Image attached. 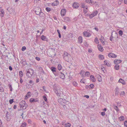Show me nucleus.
<instances>
[{"label":"nucleus","mask_w":127,"mask_h":127,"mask_svg":"<svg viewBox=\"0 0 127 127\" xmlns=\"http://www.w3.org/2000/svg\"><path fill=\"white\" fill-rule=\"evenodd\" d=\"M64 59L66 61L69 62L71 60V56L67 52H64L63 55Z\"/></svg>","instance_id":"nucleus-1"},{"label":"nucleus","mask_w":127,"mask_h":127,"mask_svg":"<svg viewBox=\"0 0 127 127\" xmlns=\"http://www.w3.org/2000/svg\"><path fill=\"white\" fill-rule=\"evenodd\" d=\"M20 104L21 108L24 109H26L27 107V105L26 102L23 101H22L20 103Z\"/></svg>","instance_id":"nucleus-2"},{"label":"nucleus","mask_w":127,"mask_h":127,"mask_svg":"<svg viewBox=\"0 0 127 127\" xmlns=\"http://www.w3.org/2000/svg\"><path fill=\"white\" fill-rule=\"evenodd\" d=\"M58 101L60 104L63 105H64L65 103L66 102V100L62 98L59 99Z\"/></svg>","instance_id":"nucleus-3"},{"label":"nucleus","mask_w":127,"mask_h":127,"mask_svg":"<svg viewBox=\"0 0 127 127\" xmlns=\"http://www.w3.org/2000/svg\"><path fill=\"white\" fill-rule=\"evenodd\" d=\"M33 70L32 69H30L27 70V75L29 77L31 76L32 74L33 73Z\"/></svg>","instance_id":"nucleus-4"},{"label":"nucleus","mask_w":127,"mask_h":127,"mask_svg":"<svg viewBox=\"0 0 127 127\" xmlns=\"http://www.w3.org/2000/svg\"><path fill=\"white\" fill-rule=\"evenodd\" d=\"M60 88H59L55 90L54 91L57 96H60L61 95L62 92Z\"/></svg>","instance_id":"nucleus-5"},{"label":"nucleus","mask_w":127,"mask_h":127,"mask_svg":"<svg viewBox=\"0 0 127 127\" xmlns=\"http://www.w3.org/2000/svg\"><path fill=\"white\" fill-rule=\"evenodd\" d=\"M98 13L97 11H95L93 12L92 14L89 15V18L90 19L96 16Z\"/></svg>","instance_id":"nucleus-6"},{"label":"nucleus","mask_w":127,"mask_h":127,"mask_svg":"<svg viewBox=\"0 0 127 127\" xmlns=\"http://www.w3.org/2000/svg\"><path fill=\"white\" fill-rule=\"evenodd\" d=\"M83 34L84 36L87 37H90L91 35V34L90 33L86 31L83 32Z\"/></svg>","instance_id":"nucleus-7"},{"label":"nucleus","mask_w":127,"mask_h":127,"mask_svg":"<svg viewBox=\"0 0 127 127\" xmlns=\"http://www.w3.org/2000/svg\"><path fill=\"white\" fill-rule=\"evenodd\" d=\"M66 13V10L65 9H63L61 10V15L62 16H64L65 15Z\"/></svg>","instance_id":"nucleus-8"},{"label":"nucleus","mask_w":127,"mask_h":127,"mask_svg":"<svg viewBox=\"0 0 127 127\" xmlns=\"http://www.w3.org/2000/svg\"><path fill=\"white\" fill-rule=\"evenodd\" d=\"M108 56L109 58H115L117 57L116 55L112 53H109Z\"/></svg>","instance_id":"nucleus-9"},{"label":"nucleus","mask_w":127,"mask_h":127,"mask_svg":"<svg viewBox=\"0 0 127 127\" xmlns=\"http://www.w3.org/2000/svg\"><path fill=\"white\" fill-rule=\"evenodd\" d=\"M29 101L31 103L32 102H38L39 101V100L37 98H31L30 99Z\"/></svg>","instance_id":"nucleus-10"},{"label":"nucleus","mask_w":127,"mask_h":127,"mask_svg":"<svg viewBox=\"0 0 127 127\" xmlns=\"http://www.w3.org/2000/svg\"><path fill=\"white\" fill-rule=\"evenodd\" d=\"M41 11V9L39 7H36V8L35 13L37 15H38Z\"/></svg>","instance_id":"nucleus-11"},{"label":"nucleus","mask_w":127,"mask_h":127,"mask_svg":"<svg viewBox=\"0 0 127 127\" xmlns=\"http://www.w3.org/2000/svg\"><path fill=\"white\" fill-rule=\"evenodd\" d=\"M99 39L100 41L102 43L103 45H104L105 44V41L103 36H101V38Z\"/></svg>","instance_id":"nucleus-12"},{"label":"nucleus","mask_w":127,"mask_h":127,"mask_svg":"<svg viewBox=\"0 0 127 127\" xmlns=\"http://www.w3.org/2000/svg\"><path fill=\"white\" fill-rule=\"evenodd\" d=\"M79 6V4L77 2H74L72 6L74 8H78Z\"/></svg>","instance_id":"nucleus-13"},{"label":"nucleus","mask_w":127,"mask_h":127,"mask_svg":"<svg viewBox=\"0 0 127 127\" xmlns=\"http://www.w3.org/2000/svg\"><path fill=\"white\" fill-rule=\"evenodd\" d=\"M97 48L99 51L100 52L103 51L104 49L101 45L100 44H98L97 46Z\"/></svg>","instance_id":"nucleus-14"},{"label":"nucleus","mask_w":127,"mask_h":127,"mask_svg":"<svg viewBox=\"0 0 127 127\" xmlns=\"http://www.w3.org/2000/svg\"><path fill=\"white\" fill-rule=\"evenodd\" d=\"M97 79L99 82H101L102 80V77L99 75H97Z\"/></svg>","instance_id":"nucleus-15"},{"label":"nucleus","mask_w":127,"mask_h":127,"mask_svg":"<svg viewBox=\"0 0 127 127\" xmlns=\"http://www.w3.org/2000/svg\"><path fill=\"white\" fill-rule=\"evenodd\" d=\"M31 93L30 92H28L27 94L26 95L25 97V99H27L29 98L31 96Z\"/></svg>","instance_id":"nucleus-16"},{"label":"nucleus","mask_w":127,"mask_h":127,"mask_svg":"<svg viewBox=\"0 0 127 127\" xmlns=\"http://www.w3.org/2000/svg\"><path fill=\"white\" fill-rule=\"evenodd\" d=\"M41 38L42 40L43 41H48V38H47V37L44 35H42L41 36Z\"/></svg>","instance_id":"nucleus-17"},{"label":"nucleus","mask_w":127,"mask_h":127,"mask_svg":"<svg viewBox=\"0 0 127 127\" xmlns=\"http://www.w3.org/2000/svg\"><path fill=\"white\" fill-rule=\"evenodd\" d=\"M122 61L121 60H120L115 59L114 61V63L115 64H118L121 63Z\"/></svg>","instance_id":"nucleus-18"},{"label":"nucleus","mask_w":127,"mask_h":127,"mask_svg":"<svg viewBox=\"0 0 127 127\" xmlns=\"http://www.w3.org/2000/svg\"><path fill=\"white\" fill-rule=\"evenodd\" d=\"M90 79L93 82H95L96 81V79L94 76L92 75H91L90 76Z\"/></svg>","instance_id":"nucleus-19"},{"label":"nucleus","mask_w":127,"mask_h":127,"mask_svg":"<svg viewBox=\"0 0 127 127\" xmlns=\"http://www.w3.org/2000/svg\"><path fill=\"white\" fill-rule=\"evenodd\" d=\"M78 42L80 43H81L82 42L83 38L81 36H79L78 38Z\"/></svg>","instance_id":"nucleus-20"},{"label":"nucleus","mask_w":127,"mask_h":127,"mask_svg":"<svg viewBox=\"0 0 127 127\" xmlns=\"http://www.w3.org/2000/svg\"><path fill=\"white\" fill-rule=\"evenodd\" d=\"M85 71L83 70H81L80 73V74L81 76L83 78L85 77Z\"/></svg>","instance_id":"nucleus-21"},{"label":"nucleus","mask_w":127,"mask_h":127,"mask_svg":"<svg viewBox=\"0 0 127 127\" xmlns=\"http://www.w3.org/2000/svg\"><path fill=\"white\" fill-rule=\"evenodd\" d=\"M118 82L122 83V84L124 85L126 83L124 80L121 78H120Z\"/></svg>","instance_id":"nucleus-22"},{"label":"nucleus","mask_w":127,"mask_h":127,"mask_svg":"<svg viewBox=\"0 0 127 127\" xmlns=\"http://www.w3.org/2000/svg\"><path fill=\"white\" fill-rule=\"evenodd\" d=\"M104 63L105 64L108 66H110L111 65L110 63L108 61H104Z\"/></svg>","instance_id":"nucleus-23"},{"label":"nucleus","mask_w":127,"mask_h":127,"mask_svg":"<svg viewBox=\"0 0 127 127\" xmlns=\"http://www.w3.org/2000/svg\"><path fill=\"white\" fill-rule=\"evenodd\" d=\"M98 57L99 59L103 60L104 59V56L102 54H99L98 55Z\"/></svg>","instance_id":"nucleus-24"},{"label":"nucleus","mask_w":127,"mask_h":127,"mask_svg":"<svg viewBox=\"0 0 127 127\" xmlns=\"http://www.w3.org/2000/svg\"><path fill=\"white\" fill-rule=\"evenodd\" d=\"M90 74V73L89 71L85 72V77H88Z\"/></svg>","instance_id":"nucleus-25"},{"label":"nucleus","mask_w":127,"mask_h":127,"mask_svg":"<svg viewBox=\"0 0 127 127\" xmlns=\"http://www.w3.org/2000/svg\"><path fill=\"white\" fill-rule=\"evenodd\" d=\"M60 77L62 79H64L65 78V76L64 74L62 72H61L60 74Z\"/></svg>","instance_id":"nucleus-26"},{"label":"nucleus","mask_w":127,"mask_h":127,"mask_svg":"<svg viewBox=\"0 0 127 127\" xmlns=\"http://www.w3.org/2000/svg\"><path fill=\"white\" fill-rule=\"evenodd\" d=\"M64 20L65 22H68L70 20L69 18L68 17H65L64 18Z\"/></svg>","instance_id":"nucleus-27"},{"label":"nucleus","mask_w":127,"mask_h":127,"mask_svg":"<svg viewBox=\"0 0 127 127\" xmlns=\"http://www.w3.org/2000/svg\"><path fill=\"white\" fill-rule=\"evenodd\" d=\"M59 1L58 0H56L52 3V5L54 6H57L59 4Z\"/></svg>","instance_id":"nucleus-28"},{"label":"nucleus","mask_w":127,"mask_h":127,"mask_svg":"<svg viewBox=\"0 0 127 127\" xmlns=\"http://www.w3.org/2000/svg\"><path fill=\"white\" fill-rule=\"evenodd\" d=\"M39 15L40 17H44L45 15L42 12H40Z\"/></svg>","instance_id":"nucleus-29"},{"label":"nucleus","mask_w":127,"mask_h":127,"mask_svg":"<svg viewBox=\"0 0 127 127\" xmlns=\"http://www.w3.org/2000/svg\"><path fill=\"white\" fill-rule=\"evenodd\" d=\"M86 82V79L84 78H83L80 81V82L81 83L83 84H85Z\"/></svg>","instance_id":"nucleus-30"},{"label":"nucleus","mask_w":127,"mask_h":127,"mask_svg":"<svg viewBox=\"0 0 127 127\" xmlns=\"http://www.w3.org/2000/svg\"><path fill=\"white\" fill-rule=\"evenodd\" d=\"M94 42L96 44H98L99 43L98 39L97 37H95L94 39Z\"/></svg>","instance_id":"nucleus-31"},{"label":"nucleus","mask_w":127,"mask_h":127,"mask_svg":"<svg viewBox=\"0 0 127 127\" xmlns=\"http://www.w3.org/2000/svg\"><path fill=\"white\" fill-rule=\"evenodd\" d=\"M124 117L123 116H121L119 118V119L120 121H122L124 120Z\"/></svg>","instance_id":"nucleus-32"},{"label":"nucleus","mask_w":127,"mask_h":127,"mask_svg":"<svg viewBox=\"0 0 127 127\" xmlns=\"http://www.w3.org/2000/svg\"><path fill=\"white\" fill-rule=\"evenodd\" d=\"M19 75L20 77H22L23 76V74L22 71H21L19 72Z\"/></svg>","instance_id":"nucleus-33"},{"label":"nucleus","mask_w":127,"mask_h":127,"mask_svg":"<svg viewBox=\"0 0 127 127\" xmlns=\"http://www.w3.org/2000/svg\"><path fill=\"white\" fill-rule=\"evenodd\" d=\"M83 7L84 8V12L85 13H86L88 11V9L87 7H84L83 6Z\"/></svg>","instance_id":"nucleus-34"},{"label":"nucleus","mask_w":127,"mask_h":127,"mask_svg":"<svg viewBox=\"0 0 127 127\" xmlns=\"http://www.w3.org/2000/svg\"><path fill=\"white\" fill-rule=\"evenodd\" d=\"M85 1L87 3H89L90 4H92L93 3V2L91 0H86Z\"/></svg>","instance_id":"nucleus-35"},{"label":"nucleus","mask_w":127,"mask_h":127,"mask_svg":"<svg viewBox=\"0 0 127 127\" xmlns=\"http://www.w3.org/2000/svg\"><path fill=\"white\" fill-rule=\"evenodd\" d=\"M71 125V124L70 123H67L65 124L64 126L65 127H70Z\"/></svg>","instance_id":"nucleus-36"},{"label":"nucleus","mask_w":127,"mask_h":127,"mask_svg":"<svg viewBox=\"0 0 127 127\" xmlns=\"http://www.w3.org/2000/svg\"><path fill=\"white\" fill-rule=\"evenodd\" d=\"M58 69L59 70H61L62 68V65L61 64H58Z\"/></svg>","instance_id":"nucleus-37"},{"label":"nucleus","mask_w":127,"mask_h":127,"mask_svg":"<svg viewBox=\"0 0 127 127\" xmlns=\"http://www.w3.org/2000/svg\"><path fill=\"white\" fill-rule=\"evenodd\" d=\"M94 85L93 84H91L89 86L90 89H93L94 87Z\"/></svg>","instance_id":"nucleus-38"},{"label":"nucleus","mask_w":127,"mask_h":127,"mask_svg":"<svg viewBox=\"0 0 127 127\" xmlns=\"http://www.w3.org/2000/svg\"><path fill=\"white\" fill-rule=\"evenodd\" d=\"M73 85L75 87H76L78 85V83L76 81H74L72 83Z\"/></svg>","instance_id":"nucleus-39"},{"label":"nucleus","mask_w":127,"mask_h":127,"mask_svg":"<svg viewBox=\"0 0 127 127\" xmlns=\"http://www.w3.org/2000/svg\"><path fill=\"white\" fill-rule=\"evenodd\" d=\"M56 68L54 67H52L51 69V71L53 72L56 71Z\"/></svg>","instance_id":"nucleus-40"},{"label":"nucleus","mask_w":127,"mask_h":127,"mask_svg":"<svg viewBox=\"0 0 127 127\" xmlns=\"http://www.w3.org/2000/svg\"><path fill=\"white\" fill-rule=\"evenodd\" d=\"M115 68L116 70H118L119 68V65H116L114 67Z\"/></svg>","instance_id":"nucleus-41"},{"label":"nucleus","mask_w":127,"mask_h":127,"mask_svg":"<svg viewBox=\"0 0 127 127\" xmlns=\"http://www.w3.org/2000/svg\"><path fill=\"white\" fill-rule=\"evenodd\" d=\"M27 124L25 123H24L21 125V127H26V126Z\"/></svg>","instance_id":"nucleus-42"},{"label":"nucleus","mask_w":127,"mask_h":127,"mask_svg":"<svg viewBox=\"0 0 127 127\" xmlns=\"http://www.w3.org/2000/svg\"><path fill=\"white\" fill-rule=\"evenodd\" d=\"M47 12H49L51 10V9L48 7H47L45 8Z\"/></svg>","instance_id":"nucleus-43"},{"label":"nucleus","mask_w":127,"mask_h":127,"mask_svg":"<svg viewBox=\"0 0 127 127\" xmlns=\"http://www.w3.org/2000/svg\"><path fill=\"white\" fill-rule=\"evenodd\" d=\"M101 69L104 72H105L106 71L105 70V68L104 67L102 66L101 67Z\"/></svg>","instance_id":"nucleus-44"},{"label":"nucleus","mask_w":127,"mask_h":127,"mask_svg":"<svg viewBox=\"0 0 127 127\" xmlns=\"http://www.w3.org/2000/svg\"><path fill=\"white\" fill-rule=\"evenodd\" d=\"M57 31L58 33V34H59V38H60L61 37V33H60V31H59V30H57Z\"/></svg>","instance_id":"nucleus-45"},{"label":"nucleus","mask_w":127,"mask_h":127,"mask_svg":"<svg viewBox=\"0 0 127 127\" xmlns=\"http://www.w3.org/2000/svg\"><path fill=\"white\" fill-rule=\"evenodd\" d=\"M125 93L124 92V91L122 92H121V93L120 95L122 96H123L125 95Z\"/></svg>","instance_id":"nucleus-46"},{"label":"nucleus","mask_w":127,"mask_h":127,"mask_svg":"<svg viewBox=\"0 0 127 127\" xmlns=\"http://www.w3.org/2000/svg\"><path fill=\"white\" fill-rule=\"evenodd\" d=\"M114 109L116 110L117 112H118L119 111V109L117 106H115L114 107Z\"/></svg>","instance_id":"nucleus-47"},{"label":"nucleus","mask_w":127,"mask_h":127,"mask_svg":"<svg viewBox=\"0 0 127 127\" xmlns=\"http://www.w3.org/2000/svg\"><path fill=\"white\" fill-rule=\"evenodd\" d=\"M43 97L44 100L46 102L47 100V97L45 96H43Z\"/></svg>","instance_id":"nucleus-48"},{"label":"nucleus","mask_w":127,"mask_h":127,"mask_svg":"<svg viewBox=\"0 0 127 127\" xmlns=\"http://www.w3.org/2000/svg\"><path fill=\"white\" fill-rule=\"evenodd\" d=\"M1 7H0V12L1 13H4V11L3 9H2Z\"/></svg>","instance_id":"nucleus-49"},{"label":"nucleus","mask_w":127,"mask_h":127,"mask_svg":"<svg viewBox=\"0 0 127 127\" xmlns=\"http://www.w3.org/2000/svg\"><path fill=\"white\" fill-rule=\"evenodd\" d=\"M4 92V90L3 87H1L0 88V92Z\"/></svg>","instance_id":"nucleus-50"},{"label":"nucleus","mask_w":127,"mask_h":127,"mask_svg":"<svg viewBox=\"0 0 127 127\" xmlns=\"http://www.w3.org/2000/svg\"><path fill=\"white\" fill-rule=\"evenodd\" d=\"M13 99H10L9 100V102L10 104H12L13 102Z\"/></svg>","instance_id":"nucleus-51"},{"label":"nucleus","mask_w":127,"mask_h":127,"mask_svg":"<svg viewBox=\"0 0 127 127\" xmlns=\"http://www.w3.org/2000/svg\"><path fill=\"white\" fill-rule=\"evenodd\" d=\"M119 33L120 35L121 36L123 34V32L122 31L120 30L119 31Z\"/></svg>","instance_id":"nucleus-52"},{"label":"nucleus","mask_w":127,"mask_h":127,"mask_svg":"<svg viewBox=\"0 0 127 127\" xmlns=\"http://www.w3.org/2000/svg\"><path fill=\"white\" fill-rule=\"evenodd\" d=\"M26 49V47L25 46H23L22 47V50L23 51H24Z\"/></svg>","instance_id":"nucleus-53"},{"label":"nucleus","mask_w":127,"mask_h":127,"mask_svg":"<svg viewBox=\"0 0 127 127\" xmlns=\"http://www.w3.org/2000/svg\"><path fill=\"white\" fill-rule=\"evenodd\" d=\"M35 59L38 61H39L40 60V58L38 57H36L35 58Z\"/></svg>","instance_id":"nucleus-54"},{"label":"nucleus","mask_w":127,"mask_h":127,"mask_svg":"<svg viewBox=\"0 0 127 127\" xmlns=\"http://www.w3.org/2000/svg\"><path fill=\"white\" fill-rule=\"evenodd\" d=\"M124 125L125 126L127 127V121H125L124 123Z\"/></svg>","instance_id":"nucleus-55"},{"label":"nucleus","mask_w":127,"mask_h":127,"mask_svg":"<svg viewBox=\"0 0 127 127\" xmlns=\"http://www.w3.org/2000/svg\"><path fill=\"white\" fill-rule=\"evenodd\" d=\"M4 13H0V16L1 17H3L4 16Z\"/></svg>","instance_id":"nucleus-56"},{"label":"nucleus","mask_w":127,"mask_h":127,"mask_svg":"<svg viewBox=\"0 0 127 127\" xmlns=\"http://www.w3.org/2000/svg\"><path fill=\"white\" fill-rule=\"evenodd\" d=\"M20 83H22L23 82V80H22V77H20Z\"/></svg>","instance_id":"nucleus-57"},{"label":"nucleus","mask_w":127,"mask_h":127,"mask_svg":"<svg viewBox=\"0 0 127 127\" xmlns=\"http://www.w3.org/2000/svg\"><path fill=\"white\" fill-rule=\"evenodd\" d=\"M9 69L10 71H11L12 69V68L11 66H9Z\"/></svg>","instance_id":"nucleus-58"},{"label":"nucleus","mask_w":127,"mask_h":127,"mask_svg":"<svg viewBox=\"0 0 127 127\" xmlns=\"http://www.w3.org/2000/svg\"><path fill=\"white\" fill-rule=\"evenodd\" d=\"M101 114L102 116H104L105 115V113L104 112H102L101 113Z\"/></svg>","instance_id":"nucleus-59"},{"label":"nucleus","mask_w":127,"mask_h":127,"mask_svg":"<svg viewBox=\"0 0 127 127\" xmlns=\"http://www.w3.org/2000/svg\"><path fill=\"white\" fill-rule=\"evenodd\" d=\"M84 97H85L86 98H88L89 97V96L88 95H85L84 96Z\"/></svg>","instance_id":"nucleus-60"},{"label":"nucleus","mask_w":127,"mask_h":127,"mask_svg":"<svg viewBox=\"0 0 127 127\" xmlns=\"http://www.w3.org/2000/svg\"><path fill=\"white\" fill-rule=\"evenodd\" d=\"M9 88H10V91H12V87H11V86L10 85L9 87Z\"/></svg>","instance_id":"nucleus-61"},{"label":"nucleus","mask_w":127,"mask_h":127,"mask_svg":"<svg viewBox=\"0 0 127 127\" xmlns=\"http://www.w3.org/2000/svg\"><path fill=\"white\" fill-rule=\"evenodd\" d=\"M124 2L125 4H127V0H124Z\"/></svg>","instance_id":"nucleus-62"},{"label":"nucleus","mask_w":127,"mask_h":127,"mask_svg":"<svg viewBox=\"0 0 127 127\" xmlns=\"http://www.w3.org/2000/svg\"><path fill=\"white\" fill-rule=\"evenodd\" d=\"M28 122L29 123H30L31 122V121L30 120H28Z\"/></svg>","instance_id":"nucleus-63"},{"label":"nucleus","mask_w":127,"mask_h":127,"mask_svg":"<svg viewBox=\"0 0 127 127\" xmlns=\"http://www.w3.org/2000/svg\"><path fill=\"white\" fill-rule=\"evenodd\" d=\"M39 80L38 79H36V82L37 83H38V82H39Z\"/></svg>","instance_id":"nucleus-64"}]
</instances>
